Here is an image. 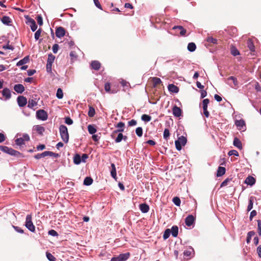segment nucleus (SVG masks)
<instances>
[{"label": "nucleus", "instance_id": "dca6fc26", "mask_svg": "<svg viewBox=\"0 0 261 261\" xmlns=\"http://www.w3.org/2000/svg\"><path fill=\"white\" fill-rule=\"evenodd\" d=\"M173 30H179V35L180 36H184L186 35L187 33V30L185 29L181 25H175L173 27Z\"/></svg>", "mask_w": 261, "mask_h": 261}, {"label": "nucleus", "instance_id": "39448f33", "mask_svg": "<svg viewBox=\"0 0 261 261\" xmlns=\"http://www.w3.org/2000/svg\"><path fill=\"white\" fill-rule=\"evenodd\" d=\"M130 256V253L127 252L125 253H121L118 256H115L111 258V261H125Z\"/></svg>", "mask_w": 261, "mask_h": 261}, {"label": "nucleus", "instance_id": "4468645a", "mask_svg": "<svg viewBox=\"0 0 261 261\" xmlns=\"http://www.w3.org/2000/svg\"><path fill=\"white\" fill-rule=\"evenodd\" d=\"M173 114L174 116L179 117L181 115L182 111L180 108L175 106L172 109Z\"/></svg>", "mask_w": 261, "mask_h": 261}, {"label": "nucleus", "instance_id": "4be33fe9", "mask_svg": "<svg viewBox=\"0 0 261 261\" xmlns=\"http://www.w3.org/2000/svg\"><path fill=\"white\" fill-rule=\"evenodd\" d=\"M119 133L118 134L117 137L115 138V141L116 143L120 142L122 139L124 140H126L127 139V136H123V134L121 132H119Z\"/></svg>", "mask_w": 261, "mask_h": 261}, {"label": "nucleus", "instance_id": "c756f323", "mask_svg": "<svg viewBox=\"0 0 261 261\" xmlns=\"http://www.w3.org/2000/svg\"><path fill=\"white\" fill-rule=\"evenodd\" d=\"M170 231L173 237H176L177 236L178 232V228L177 226H173Z\"/></svg>", "mask_w": 261, "mask_h": 261}, {"label": "nucleus", "instance_id": "1a4fd4ad", "mask_svg": "<svg viewBox=\"0 0 261 261\" xmlns=\"http://www.w3.org/2000/svg\"><path fill=\"white\" fill-rule=\"evenodd\" d=\"M36 116L38 119L46 120L48 118L47 113L43 110H39L36 112Z\"/></svg>", "mask_w": 261, "mask_h": 261}, {"label": "nucleus", "instance_id": "9b49d317", "mask_svg": "<svg viewBox=\"0 0 261 261\" xmlns=\"http://www.w3.org/2000/svg\"><path fill=\"white\" fill-rule=\"evenodd\" d=\"M65 35V29L61 27H58L56 30V35L58 38H61Z\"/></svg>", "mask_w": 261, "mask_h": 261}, {"label": "nucleus", "instance_id": "c9c22d12", "mask_svg": "<svg viewBox=\"0 0 261 261\" xmlns=\"http://www.w3.org/2000/svg\"><path fill=\"white\" fill-rule=\"evenodd\" d=\"M187 48L189 51L192 52L195 50L196 46L194 43L191 42L188 44Z\"/></svg>", "mask_w": 261, "mask_h": 261}, {"label": "nucleus", "instance_id": "0eeeda50", "mask_svg": "<svg viewBox=\"0 0 261 261\" xmlns=\"http://www.w3.org/2000/svg\"><path fill=\"white\" fill-rule=\"evenodd\" d=\"M27 19L26 23L29 24L33 32H35L37 29V25L35 21L29 16H25Z\"/></svg>", "mask_w": 261, "mask_h": 261}, {"label": "nucleus", "instance_id": "5701e85b", "mask_svg": "<svg viewBox=\"0 0 261 261\" xmlns=\"http://www.w3.org/2000/svg\"><path fill=\"white\" fill-rule=\"evenodd\" d=\"M168 88L169 91L173 93H177L179 91V88L173 84H169L168 86Z\"/></svg>", "mask_w": 261, "mask_h": 261}, {"label": "nucleus", "instance_id": "f3484780", "mask_svg": "<svg viewBox=\"0 0 261 261\" xmlns=\"http://www.w3.org/2000/svg\"><path fill=\"white\" fill-rule=\"evenodd\" d=\"M37 105V98L32 97L28 101V107L30 108L33 109L34 107Z\"/></svg>", "mask_w": 261, "mask_h": 261}, {"label": "nucleus", "instance_id": "a878e982", "mask_svg": "<svg viewBox=\"0 0 261 261\" xmlns=\"http://www.w3.org/2000/svg\"><path fill=\"white\" fill-rule=\"evenodd\" d=\"M231 181L234 182V181L233 180V177L229 176L221 183L220 187H223L226 186Z\"/></svg>", "mask_w": 261, "mask_h": 261}, {"label": "nucleus", "instance_id": "5fc2aeb1", "mask_svg": "<svg viewBox=\"0 0 261 261\" xmlns=\"http://www.w3.org/2000/svg\"><path fill=\"white\" fill-rule=\"evenodd\" d=\"M36 19L39 25L41 26L43 25V19L41 15H37Z\"/></svg>", "mask_w": 261, "mask_h": 261}, {"label": "nucleus", "instance_id": "2eb2a0df", "mask_svg": "<svg viewBox=\"0 0 261 261\" xmlns=\"http://www.w3.org/2000/svg\"><path fill=\"white\" fill-rule=\"evenodd\" d=\"M2 95H3V97H4L6 99H8L11 98V91L8 88H4L2 90Z\"/></svg>", "mask_w": 261, "mask_h": 261}, {"label": "nucleus", "instance_id": "864d4df0", "mask_svg": "<svg viewBox=\"0 0 261 261\" xmlns=\"http://www.w3.org/2000/svg\"><path fill=\"white\" fill-rule=\"evenodd\" d=\"M42 31V29L41 28L39 29L35 33V39L36 40H38L40 36L41 33Z\"/></svg>", "mask_w": 261, "mask_h": 261}, {"label": "nucleus", "instance_id": "052dcab7", "mask_svg": "<svg viewBox=\"0 0 261 261\" xmlns=\"http://www.w3.org/2000/svg\"><path fill=\"white\" fill-rule=\"evenodd\" d=\"M48 234L51 235L54 237H57L58 236V232L54 229H51V230H49Z\"/></svg>", "mask_w": 261, "mask_h": 261}, {"label": "nucleus", "instance_id": "49530a36", "mask_svg": "<svg viewBox=\"0 0 261 261\" xmlns=\"http://www.w3.org/2000/svg\"><path fill=\"white\" fill-rule=\"evenodd\" d=\"M231 54L234 56H238L239 55H240V52L237 49V48H236L235 47H232L231 48Z\"/></svg>", "mask_w": 261, "mask_h": 261}, {"label": "nucleus", "instance_id": "e2e57ef3", "mask_svg": "<svg viewBox=\"0 0 261 261\" xmlns=\"http://www.w3.org/2000/svg\"><path fill=\"white\" fill-rule=\"evenodd\" d=\"M65 122L68 125H71L73 123L72 120L70 117H66Z\"/></svg>", "mask_w": 261, "mask_h": 261}, {"label": "nucleus", "instance_id": "a18cd8bd", "mask_svg": "<svg viewBox=\"0 0 261 261\" xmlns=\"http://www.w3.org/2000/svg\"><path fill=\"white\" fill-rule=\"evenodd\" d=\"M57 97L59 99H62L63 97V92L61 88H58L56 94Z\"/></svg>", "mask_w": 261, "mask_h": 261}, {"label": "nucleus", "instance_id": "09e8293b", "mask_svg": "<svg viewBox=\"0 0 261 261\" xmlns=\"http://www.w3.org/2000/svg\"><path fill=\"white\" fill-rule=\"evenodd\" d=\"M136 133L138 137H142V135H143V129H142V128L141 127H137L136 129Z\"/></svg>", "mask_w": 261, "mask_h": 261}, {"label": "nucleus", "instance_id": "7c9ffc66", "mask_svg": "<svg viewBox=\"0 0 261 261\" xmlns=\"http://www.w3.org/2000/svg\"><path fill=\"white\" fill-rule=\"evenodd\" d=\"M111 167L112 169L111 171V175L114 179H116L117 178V174L115 165L114 163L111 164Z\"/></svg>", "mask_w": 261, "mask_h": 261}, {"label": "nucleus", "instance_id": "a211bd4d", "mask_svg": "<svg viewBox=\"0 0 261 261\" xmlns=\"http://www.w3.org/2000/svg\"><path fill=\"white\" fill-rule=\"evenodd\" d=\"M255 182V179L251 176H248L245 180V183L250 186L253 185Z\"/></svg>", "mask_w": 261, "mask_h": 261}, {"label": "nucleus", "instance_id": "680f3d73", "mask_svg": "<svg viewBox=\"0 0 261 261\" xmlns=\"http://www.w3.org/2000/svg\"><path fill=\"white\" fill-rule=\"evenodd\" d=\"M53 51L54 54H56L58 51V49H59V45L57 44H55L53 45Z\"/></svg>", "mask_w": 261, "mask_h": 261}, {"label": "nucleus", "instance_id": "69168bd1", "mask_svg": "<svg viewBox=\"0 0 261 261\" xmlns=\"http://www.w3.org/2000/svg\"><path fill=\"white\" fill-rule=\"evenodd\" d=\"M128 124L129 126L136 125L137 124V121L134 119H132L128 121Z\"/></svg>", "mask_w": 261, "mask_h": 261}, {"label": "nucleus", "instance_id": "412c9836", "mask_svg": "<svg viewBox=\"0 0 261 261\" xmlns=\"http://www.w3.org/2000/svg\"><path fill=\"white\" fill-rule=\"evenodd\" d=\"M235 124L240 130L243 129L245 126V121L242 119L236 120Z\"/></svg>", "mask_w": 261, "mask_h": 261}, {"label": "nucleus", "instance_id": "f8f14e48", "mask_svg": "<svg viewBox=\"0 0 261 261\" xmlns=\"http://www.w3.org/2000/svg\"><path fill=\"white\" fill-rule=\"evenodd\" d=\"M195 220V218L193 215H189L185 219L186 225L188 226H191L194 223Z\"/></svg>", "mask_w": 261, "mask_h": 261}, {"label": "nucleus", "instance_id": "f03ea898", "mask_svg": "<svg viewBox=\"0 0 261 261\" xmlns=\"http://www.w3.org/2000/svg\"><path fill=\"white\" fill-rule=\"evenodd\" d=\"M0 150L7 154L14 156H18L20 154L19 151L15 150L12 148H9L5 146H0Z\"/></svg>", "mask_w": 261, "mask_h": 261}, {"label": "nucleus", "instance_id": "b1692460", "mask_svg": "<svg viewBox=\"0 0 261 261\" xmlns=\"http://www.w3.org/2000/svg\"><path fill=\"white\" fill-rule=\"evenodd\" d=\"M29 61V57L26 56L23 59L20 60L19 62H17L16 65L17 66H20L21 65H23L25 64L28 63Z\"/></svg>", "mask_w": 261, "mask_h": 261}, {"label": "nucleus", "instance_id": "72a5a7b5", "mask_svg": "<svg viewBox=\"0 0 261 261\" xmlns=\"http://www.w3.org/2000/svg\"><path fill=\"white\" fill-rule=\"evenodd\" d=\"M35 129L39 134L41 135L43 134L45 130L44 127L39 125L35 126Z\"/></svg>", "mask_w": 261, "mask_h": 261}, {"label": "nucleus", "instance_id": "7ed1b4c3", "mask_svg": "<svg viewBox=\"0 0 261 261\" xmlns=\"http://www.w3.org/2000/svg\"><path fill=\"white\" fill-rule=\"evenodd\" d=\"M187 142V138L181 136L178 137V139L175 141V147L177 150H180L182 146H185Z\"/></svg>", "mask_w": 261, "mask_h": 261}, {"label": "nucleus", "instance_id": "ea45409f", "mask_svg": "<svg viewBox=\"0 0 261 261\" xmlns=\"http://www.w3.org/2000/svg\"><path fill=\"white\" fill-rule=\"evenodd\" d=\"M1 20H2V22L4 24H7V25H9V23L11 22V20H10V17H8V16H3L2 17Z\"/></svg>", "mask_w": 261, "mask_h": 261}, {"label": "nucleus", "instance_id": "bb28decb", "mask_svg": "<svg viewBox=\"0 0 261 261\" xmlns=\"http://www.w3.org/2000/svg\"><path fill=\"white\" fill-rule=\"evenodd\" d=\"M233 144L234 146L238 148L239 149H242V145L241 141L238 138H234L233 142Z\"/></svg>", "mask_w": 261, "mask_h": 261}, {"label": "nucleus", "instance_id": "58836bf2", "mask_svg": "<svg viewBox=\"0 0 261 261\" xmlns=\"http://www.w3.org/2000/svg\"><path fill=\"white\" fill-rule=\"evenodd\" d=\"M170 136V133L169 129L165 128L163 133V138L166 141L168 140Z\"/></svg>", "mask_w": 261, "mask_h": 261}, {"label": "nucleus", "instance_id": "338daca9", "mask_svg": "<svg viewBox=\"0 0 261 261\" xmlns=\"http://www.w3.org/2000/svg\"><path fill=\"white\" fill-rule=\"evenodd\" d=\"M3 48H4V49H11L12 50H13L14 48L13 46H12L11 45H9V44H7L6 45H4L3 46Z\"/></svg>", "mask_w": 261, "mask_h": 261}, {"label": "nucleus", "instance_id": "ddd939ff", "mask_svg": "<svg viewBox=\"0 0 261 261\" xmlns=\"http://www.w3.org/2000/svg\"><path fill=\"white\" fill-rule=\"evenodd\" d=\"M14 90L18 93H22L25 90V88L23 85L17 84L14 85Z\"/></svg>", "mask_w": 261, "mask_h": 261}, {"label": "nucleus", "instance_id": "bf43d9fd", "mask_svg": "<svg viewBox=\"0 0 261 261\" xmlns=\"http://www.w3.org/2000/svg\"><path fill=\"white\" fill-rule=\"evenodd\" d=\"M257 230L258 234L261 236V220H257Z\"/></svg>", "mask_w": 261, "mask_h": 261}, {"label": "nucleus", "instance_id": "f704fd0d", "mask_svg": "<svg viewBox=\"0 0 261 261\" xmlns=\"http://www.w3.org/2000/svg\"><path fill=\"white\" fill-rule=\"evenodd\" d=\"M255 197L251 196L249 198V204L247 206V211H250L253 208V201Z\"/></svg>", "mask_w": 261, "mask_h": 261}, {"label": "nucleus", "instance_id": "37998d69", "mask_svg": "<svg viewBox=\"0 0 261 261\" xmlns=\"http://www.w3.org/2000/svg\"><path fill=\"white\" fill-rule=\"evenodd\" d=\"M227 80L228 82L231 81L233 83L234 87H236L238 84L237 79L234 76L229 77L227 79Z\"/></svg>", "mask_w": 261, "mask_h": 261}, {"label": "nucleus", "instance_id": "393cba45", "mask_svg": "<svg viewBox=\"0 0 261 261\" xmlns=\"http://www.w3.org/2000/svg\"><path fill=\"white\" fill-rule=\"evenodd\" d=\"M247 44L248 47L249 48L251 53L255 52V46L254 45L253 41L251 40H248L247 42Z\"/></svg>", "mask_w": 261, "mask_h": 261}, {"label": "nucleus", "instance_id": "13d9d810", "mask_svg": "<svg viewBox=\"0 0 261 261\" xmlns=\"http://www.w3.org/2000/svg\"><path fill=\"white\" fill-rule=\"evenodd\" d=\"M210 102L208 99H204L202 101L203 109L207 108V105Z\"/></svg>", "mask_w": 261, "mask_h": 261}, {"label": "nucleus", "instance_id": "6e6d98bb", "mask_svg": "<svg viewBox=\"0 0 261 261\" xmlns=\"http://www.w3.org/2000/svg\"><path fill=\"white\" fill-rule=\"evenodd\" d=\"M46 257L50 261H55L56 258L50 253H46Z\"/></svg>", "mask_w": 261, "mask_h": 261}, {"label": "nucleus", "instance_id": "0e129e2a", "mask_svg": "<svg viewBox=\"0 0 261 261\" xmlns=\"http://www.w3.org/2000/svg\"><path fill=\"white\" fill-rule=\"evenodd\" d=\"M13 227L14 228V229L18 232L19 233H23V230L19 227H18V226H13Z\"/></svg>", "mask_w": 261, "mask_h": 261}, {"label": "nucleus", "instance_id": "4d7b16f0", "mask_svg": "<svg viewBox=\"0 0 261 261\" xmlns=\"http://www.w3.org/2000/svg\"><path fill=\"white\" fill-rule=\"evenodd\" d=\"M228 154L229 156H231V155H234V156H239V153L236 150H230L228 152Z\"/></svg>", "mask_w": 261, "mask_h": 261}, {"label": "nucleus", "instance_id": "8fccbe9b", "mask_svg": "<svg viewBox=\"0 0 261 261\" xmlns=\"http://www.w3.org/2000/svg\"><path fill=\"white\" fill-rule=\"evenodd\" d=\"M206 41L208 43L216 44L217 42V40L215 38H214L212 37H208L206 39Z\"/></svg>", "mask_w": 261, "mask_h": 261}, {"label": "nucleus", "instance_id": "e433bc0d", "mask_svg": "<svg viewBox=\"0 0 261 261\" xmlns=\"http://www.w3.org/2000/svg\"><path fill=\"white\" fill-rule=\"evenodd\" d=\"M93 181L91 177H86L84 180V184L86 186H90L92 184Z\"/></svg>", "mask_w": 261, "mask_h": 261}, {"label": "nucleus", "instance_id": "6ab92c4d", "mask_svg": "<svg viewBox=\"0 0 261 261\" xmlns=\"http://www.w3.org/2000/svg\"><path fill=\"white\" fill-rule=\"evenodd\" d=\"M91 68L95 70H98L101 66V64L97 61H93L91 63Z\"/></svg>", "mask_w": 261, "mask_h": 261}, {"label": "nucleus", "instance_id": "3c124183", "mask_svg": "<svg viewBox=\"0 0 261 261\" xmlns=\"http://www.w3.org/2000/svg\"><path fill=\"white\" fill-rule=\"evenodd\" d=\"M15 143L17 145H22L24 144L25 142L21 138H17L15 140Z\"/></svg>", "mask_w": 261, "mask_h": 261}, {"label": "nucleus", "instance_id": "2f4dec72", "mask_svg": "<svg viewBox=\"0 0 261 261\" xmlns=\"http://www.w3.org/2000/svg\"><path fill=\"white\" fill-rule=\"evenodd\" d=\"M82 162L81 156L79 154H76L73 157V162L76 165L80 164Z\"/></svg>", "mask_w": 261, "mask_h": 261}, {"label": "nucleus", "instance_id": "473e14b6", "mask_svg": "<svg viewBox=\"0 0 261 261\" xmlns=\"http://www.w3.org/2000/svg\"><path fill=\"white\" fill-rule=\"evenodd\" d=\"M50 153L47 152V151H45L41 153H38L37 154L35 155L34 156V158L36 159H40L41 158H44L46 156L48 155V154H49Z\"/></svg>", "mask_w": 261, "mask_h": 261}, {"label": "nucleus", "instance_id": "f257e3e1", "mask_svg": "<svg viewBox=\"0 0 261 261\" xmlns=\"http://www.w3.org/2000/svg\"><path fill=\"white\" fill-rule=\"evenodd\" d=\"M60 134L62 140L67 143L69 141V134L67 128L64 125H61L59 127Z\"/></svg>", "mask_w": 261, "mask_h": 261}, {"label": "nucleus", "instance_id": "603ef678", "mask_svg": "<svg viewBox=\"0 0 261 261\" xmlns=\"http://www.w3.org/2000/svg\"><path fill=\"white\" fill-rule=\"evenodd\" d=\"M173 202L176 206H179L180 204V199L178 197H175L173 198Z\"/></svg>", "mask_w": 261, "mask_h": 261}, {"label": "nucleus", "instance_id": "a19ab883", "mask_svg": "<svg viewBox=\"0 0 261 261\" xmlns=\"http://www.w3.org/2000/svg\"><path fill=\"white\" fill-rule=\"evenodd\" d=\"M88 130L89 133L90 134H92V135H93L94 134H95L96 132V129L94 127V126H93L92 125H89L88 126Z\"/></svg>", "mask_w": 261, "mask_h": 261}, {"label": "nucleus", "instance_id": "9d476101", "mask_svg": "<svg viewBox=\"0 0 261 261\" xmlns=\"http://www.w3.org/2000/svg\"><path fill=\"white\" fill-rule=\"evenodd\" d=\"M17 101L18 105L20 107H24L27 103V99L23 96H19L17 98Z\"/></svg>", "mask_w": 261, "mask_h": 261}, {"label": "nucleus", "instance_id": "aec40b11", "mask_svg": "<svg viewBox=\"0 0 261 261\" xmlns=\"http://www.w3.org/2000/svg\"><path fill=\"white\" fill-rule=\"evenodd\" d=\"M139 208L141 211L143 213H147L149 211V205L146 203H142L139 205Z\"/></svg>", "mask_w": 261, "mask_h": 261}, {"label": "nucleus", "instance_id": "6e6552de", "mask_svg": "<svg viewBox=\"0 0 261 261\" xmlns=\"http://www.w3.org/2000/svg\"><path fill=\"white\" fill-rule=\"evenodd\" d=\"M124 123L122 122H120L117 124L116 127H117L118 129L113 131L111 135V137L112 138H114L115 137L116 135L118 134L119 132H122L124 131Z\"/></svg>", "mask_w": 261, "mask_h": 261}, {"label": "nucleus", "instance_id": "cd10ccee", "mask_svg": "<svg viewBox=\"0 0 261 261\" xmlns=\"http://www.w3.org/2000/svg\"><path fill=\"white\" fill-rule=\"evenodd\" d=\"M152 81L154 87H157L158 85H160L162 83L161 79L157 77H152Z\"/></svg>", "mask_w": 261, "mask_h": 261}, {"label": "nucleus", "instance_id": "774afa93", "mask_svg": "<svg viewBox=\"0 0 261 261\" xmlns=\"http://www.w3.org/2000/svg\"><path fill=\"white\" fill-rule=\"evenodd\" d=\"M257 214V213L256 212V211L255 210H253L251 213H250V217H249V219L250 220H252V218L255 216Z\"/></svg>", "mask_w": 261, "mask_h": 261}, {"label": "nucleus", "instance_id": "de8ad7c7", "mask_svg": "<svg viewBox=\"0 0 261 261\" xmlns=\"http://www.w3.org/2000/svg\"><path fill=\"white\" fill-rule=\"evenodd\" d=\"M171 233V231L170 229H167L164 231V234H163V238L164 240L167 239Z\"/></svg>", "mask_w": 261, "mask_h": 261}, {"label": "nucleus", "instance_id": "c85d7f7f", "mask_svg": "<svg viewBox=\"0 0 261 261\" xmlns=\"http://www.w3.org/2000/svg\"><path fill=\"white\" fill-rule=\"evenodd\" d=\"M225 168L223 167H219L217 172V176L218 177L221 176L225 173Z\"/></svg>", "mask_w": 261, "mask_h": 261}, {"label": "nucleus", "instance_id": "423d86ee", "mask_svg": "<svg viewBox=\"0 0 261 261\" xmlns=\"http://www.w3.org/2000/svg\"><path fill=\"white\" fill-rule=\"evenodd\" d=\"M55 59V56L52 55L51 54H49L48 56V59L46 64V71L48 72H51V67L53 62Z\"/></svg>", "mask_w": 261, "mask_h": 261}, {"label": "nucleus", "instance_id": "4c0bfd02", "mask_svg": "<svg viewBox=\"0 0 261 261\" xmlns=\"http://www.w3.org/2000/svg\"><path fill=\"white\" fill-rule=\"evenodd\" d=\"M88 116L90 117H93L95 114V109L92 106H89V111H88Z\"/></svg>", "mask_w": 261, "mask_h": 261}, {"label": "nucleus", "instance_id": "c03bdc74", "mask_svg": "<svg viewBox=\"0 0 261 261\" xmlns=\"http://www.w3.org/2000/svg\"><path fill=\"white\" fill-rule=\"evenodd\" d=\"M105 90L107 92L113 93L114 92L111 90V86L109 83H107L105 85Z\"/></svg>", "mask_w": 261, "mask_h": 261}, {"label": "nucleus", "instance_id": "20e7f679", "mask_svg": "<svg viewBox=\"0 0 261 261\" xmlns=\"http://www.w3.org/2000/svg\"><path fill=\"white\" fill-rule=\"evenodd\" d=\"M25 225L26 227L31 231H35V227L32 222V216L31 215H28L27 216Z\"/></svg>", "mask_w": 261, "mask_h": 261}, {"label": "nucleus", "instance_id": "79ce46f5", "mask_svg": "<svg viewBox=\"0 0 261 261\" xmlns=\"http://www.w3.org/2000/svg\"><path fill=\"white\" fill-rule=\"evenodd\" d=\"M141 119L145 122H149L151 120V117L149 115L143 114L141 116Z\"/></svg>", "mask_w": 261, "mask_h": 261}]
</instances>
